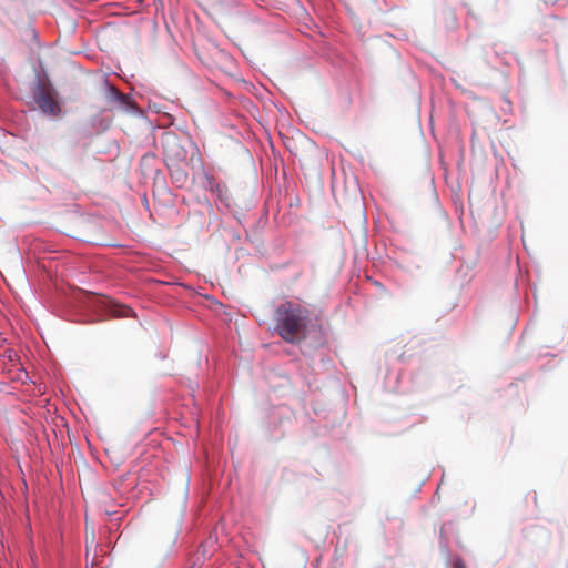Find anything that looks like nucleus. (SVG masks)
<instances>
[{
  "label": "nucleus",
  "mask_w": 568,
  "mask_h": 568,
  "mask_svg": "<svg viewBox=\"0 0 568 568\" xmlns=\"http://www.w3.org/2000/svg\"><path fill=\"white\" fill-rule=\"evenodd\" d=\"M132 310L125 305H113L112 313L118 317H128Z\"/></svg>",
  "instance_id": "obj_4"
},
{
  "label": "nucleus",
  "mask_w": 568,
  "mask_h": 568,
  "mask_svg": "<svg viewBox=\"0 0 568 568\" xmlns=\"http://www.w3.org/2000/svg\"><path fill=\"white\" fill-rule=\"evenodd\" d=\"M311 312L308 308L287 301L276 308V329L280 336L295 344L305 339Z\"/></svg>",
  "instance_id": "obj_1"
},
{
  "label": "nucleus",
  "mask_w": 568,
  "mask_h": 568,
  "mask_svg": "<svg viewBox=\"0 0 568 568\" xmlns=\"http://www.w3.org/2000/svg\"><path fill=\"white\" fill-rule=\"evenodd\" d=\"M163 150L165 158L171 161H182L186 155L185 150L179 145L176 138L171 134L166 135L163 142Z\"/></svg>",
  "instance_id": "obj_3"
},
{
  "label": "nucleus",
  "mask_w": 568,
  "mask_h": 568,
  "mask_svg": "<svg viewBox=\"0 0 568 568\" xmlns=\"http://www.w3.org/2000/svg\"><path fill=\"white\" fill-rule=\"evenodd\" d=\"M174 542H175V537L172 538V540H171V542H170V545L168 547V550L171 549V547L173 546Z\"/></svg>",
  "instance_id": "obj_7"
},
{
  "label": "nucleus",
  "mask_w": 568,
  "mask_h": 568,
  "mask_svg": "<svg viewBox=\"0 0 568 568\" xmlns=\"http://www.w3.org/2000/svg\"><path fill=\"white\" fill-rule=\"evenodd\" d=\"M112 95L123 105H129L130 103V99L128 95L121 93L119 90H116L115 88H111L110 89Z\"/></svg>",
  "instance_id": "obj_5"
},
{
  "label": "nucleus",
  "mask_w": 568,
  "mask_h": 568,
  "mask_svg": "<svg viewBox=\"0 0 568 568\" xmlns=\"http://www.w3.org/2000/svg\"><path fill=\"white\" fill-rule=\"evenodd\" d=\"M34 101L44 113L57 115L60 112V106L55 99L43 88H39L38 92L34 94Z\"/></svg>",
  "instance_id": "obj_2"
},
{
  "label": "nucleus",
  "mask_w": 568,
  "mask_h": 568,
  "mask_svg": "<svg viewBox=\"0 0 568 568\" xmlns=\"http://www.w3.org/2000/svg\"><path fill=\"white\" fill-rule=\"evenodd\" d=\"M453 568H465L464 564L460 561H457L454 564Z\"/></svg>",
  "instance_id": "obj_6"
}]
</instances>
